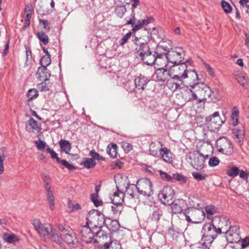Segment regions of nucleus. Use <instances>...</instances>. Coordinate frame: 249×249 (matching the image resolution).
Segmentation results:
<instances>
[{"label":"nucleus","instance_id":"f257e3e1","mask_svg":"<svg viewBox=\"0 0 249 249\" xmlns=\"http://www.w3.org/2000/svg\"><path fill=\"white\" fill-rule=\"evenodd\" d=\"M172 49L171 42L169 40L162 41L155 50H152L148 43H142L139 47L136 48L135 53L137 57L148 66L156 64L158 59L162 58L163 55H165L168 63H170L173 65L181 63L184 60L183 52L171 51Z\"/></svg>","mask_w":249,"mask_h":249},{"label":"nucleus","instance_id":"f03ea898","mask_svg":"<svg viewBox=\"0 0 249 249\" xmlns=\"http://www.w3.org/2000/svg\"><path fill=\"white\" fill-rule=\"evenodd\" d=\"M57 229L56 234L53 233V240L58 245H62L64 242L69 245L73 246L76 238L71 229L67 225L56 224Z\"/></svg>","mask_w":249,"mask_h":249},{"label":"nucleus","instance_id":"7ed1b4c3","mask_svg":"<svg viewBox=\"0 0 249 249\" xmlns=\"http://www.w3.org/2000/svg\"><path fill=\"white\" fill-rule=\"evenodd\" d=\"M194 83L190 85L189 90L192 93V99L197 101L198 103H201L211 98L212 91L210 88L203 83H199L197 81L194 80Z\"/></svg>","mask_w":249,"mask_h":249},{"label":"nucleus","instance_id":"20e7f679","mask_svg":"<svg viewBox=\"0 0 249 249\" xmlns=\"http://www.w3.org/2000/svg\"><path fill=\"white\" fill-rule=\"evenodd\" d=\"M105 223L104 215L97 210L89 211L87 217V225L93 230L96 228L101 229Z\"/></svg>","mask_w":249,"mask_h":249},{"label":"nucleus","instance_id":"39448f33","mask_svg":"<svg viewBox=\"0 0 249 249\" xmlns=\"http://www.w3.org/2000/svg\"><path fill=\"white\" fill-rule=\"evenodd\" d=\"M188 72H193V74H194L196 76V81H198V75L196 71L194 70L193 71H189L188 70L187 66H186V64L185 63H179V64L173 65L171 67L168 71L164 70L162 71L163 74H164V73H166L167 74L171 73L173 75L177 76V77H178L179 76L183 78H187L188 77Z\"/></svg>","mask_w":249,"mask_h":249},{"label":"nucleus","instance_id":"423d86ee","mask_svg":"<svg viewBox=\"0 0 249 249\" xmlns=\"http://www.w3.org/2000/svg\"><path fill=\"white\" fill-rule=\"evenodd\" d=\"M190 164L196 170L200 171L204 167V162L208 158V155H204L199 151L190 153L187 155Z\"/></svg>","mask_w":249,"mask_h":249},{"label":"nucleus","instance_id":"0eeeda50","mask_svg":"<svg viewBox=\"0 0 249 249\" xmlns=\"http://www.w3.org/2000/svg\"><path fill=\"white\" fill-rule=\"evenodd\" d=\"M136 188L139 194L149 198L154 194L152 183L147 178H142L137 182Z\"/></svg>","mask_w":249,"mask_h":249},{"label":"nucleus","instance_id":"6e6552de","mask_svg":"<svg viewBox=\"0 0 249 249\" xmlns=\"http://www.w3.org/2000/svg\"><path fill=\"white\" fill-rule=\"evenodd\" d=\"M33 225L40 236L44 238L49 239L50 237L53 239V233L56 234L57 229L53 230L49 224H43L38 220L34 221Z\"/></svg>","mask_w":249,"mask_h":249},{"label":"nucleus","instance_id":"1a4fd4ad","mask_svg":"<svg viewBox=\"0 0 249 249\" xmlns=\"http://www.w3.org/2000/svg\"><path fill=\"white\" fill-rule=\"evenodd\" d=\"M215 147L218 152L226 155H231L233 153L232 142L226 137H221L217 139Z\"/></svg>","mask_w":249,"mask_h":249},{"label":"nucleus","instance_id":"9d476101","mask_svg":"<svg viewBox=\"0 0 249 249\" xmlns=\"http://www.w3.org/2000/svg\"><path fill=\"white\" fill-rule=\"evenodd\" d=\"M223 232L226 235L227 242L230 243H239L241 240L240 227L238 225H231L229 229Z\"/></svg>","mask_w":249,"mask_h":249},{"label":"nucleus","instance_id":"9b49d317","mask_svg":"<svg viewBox=\"0 0 249 249\" xmlns=\"http://www.w3.org/2000/svg\"><path fill=\"white\" fill-rule=\"evenodd\" d=\"M205 122L208 124L211 131H217L224 123L220 117L218 111L214 112L212 115L208 116L205 119Z\"/></svg>","mask_w":249,"mask_h":249},{"label":"nucleus","instance_id":"f8f14e48","mask_svg":"<svg viewBox=\"0 0 249 249\" xmlns=\"http://www.w3.org/2000/svg\"><path fill=\"white\" fill-rule=\"evenodd\" d=\"M174 196V190L169 186H165L160 191L158 194V198L161 202L164 205H170L173 201Z\"/></svg>","mask_w":249,"mask_h":249},{"label":"nucleus","instance_id":"ddd939ff","mask_svg":"<svg viewBox=\"0 0 249 249\" xmlns=\"http://www.w3.org/2000/svg\"><path fill=\"white\" fill-rule=\"evenodd\" d=\"M212 222L216 227L217 230L221 233L223 232L222 231V230H225L226 231L231 226V223L229 218L224 215L220 216H215L213 217Z\"/></svg>","mask_w":249,"mask_h":249},{"label":"nucleus","instance_id":"4468645a","mask_svg":"<svg viewBox=\"0 0 249 249\" xmlns=\"http://www.w3.org/2000/svg\"><path fill=\"white\" fill-rule=\"evenodd\" d=\"M125 25H130L132 27V31L133 33L142 29L144 26L143 21L142 20H138L136 22V17L134 11L131 12L130 18L126 17L124 18Z\"/></svg>","mask_w":249,"mask_h":249},{"label":"nucleus","instance_id":"2eb2a0df","mask_svg":"<svg viewBox=\"0 0 249 249\" xmlns=\"http://www.w3.org/2000/svg\"><path fill=\"white\" fill-rule=\"evenodd\" d=\"M233 138L238 142L240 146H241L245 138V131L244 126L241 124L232 129Z\"/></svg>","mask_w":249,"mask_h":249},{"label":"nucleus","instance_id":"dca6fc26","mask_svg":"<svg viewBox=\"0 0 249 249\" xmlns=\"http://www.w3.org/2000/svg\"><path fill=\"white\" fill-rule=\"evenodd\" d=\"M216 227L211 222L204 225L202 228V231L203 233L206 234L208 237L210 236L214 239H216L218 234H221L216 229Z\"/></svg>","mask_w":249,"mask_h":249},{"label":"nucleus","instance_id":"f3484780","mask_svg":"<svg viewBox=\"0 0 249 249\" xmlns=\"http://www.w3.org/2000/svg\"><path fill=\"white\" fill-rule=\"evenodd\" d=\"M168 75L171 79L169 80V84H171L172 85L170 86V88L173 90H176L177 89H179L180 87L183 85L184 79L186 78L181 77V76H179L178 77H177V76L173 75L172 74H167Z\"/></svg>","mask_w":249,"mask_h":249},{"label":"nucleus","instance_id":"a211bd4d","mask_svg":"<svg viewBox=\"0 0 249 249\" xmlns=\"http://www.w3.org/2000/svg\"><path fill=\"white\" fill-rule=\"evenodd\" d=\"M51 73L47 68L39 67L36 73V77L40 81H46L50 79Z\"/></svg>","mask_w":249,"mask_h":249},{"label":"nucleus","instance_id":"6ab92c4d","mask_svg":"<svg viewBox=\"0 0 249 249\" xmlns=\"http://www.w3.org/2000/svg\"><path fill=\"white\" fill-rule=\"evenodd\" d=\"M215 239L203 233L200 242L197 243V247L203 249H209L210 244Z\"/></svg>","mask_w":249,"mask_h":249},{"label":"nucleus","instance_id":"aec40b11","mask_svg":"<svg viewBox=\"0 0 249 249\" xmlns=\"http://www.w3.org/2000/svg\"><path fill=\"white\" fill-rule=\"evenodd\" d=\"M117 191L114 193L113 197L111 198L113 204L122 205L124 201V194L121 191L118 185L116 186Z\"/></svg>","mask_w":249,"mask_h":249},{"label":"nucleus","instance_id":"412c9836","mask_svg":"<svg viewBox=\"0 0 249 249\" xmlns=\"http://www.w3.org/2000/svg\"><path fill=\"white\" fill-rule=\"evenodd\" d=\"M159 152L161 158L164 161L167 163L172 161V154L167 147H164L159 149Z\"/></svg>","mask_w":249,"mask_h":249},{"label":"nucleus","instance_id":"4be33fe9","mask_svg":"<svg viewBox=\"0 0 249 249\" xmlns=\"http://www.w3.org/2000/svg\"><path fill=\"white\" fill-rule=\"evenodd\" d=\"M162 215V209L160 207L155 206L153 208L151 215V220L155 221L156 222H158Z\"/></svg>","mask_w":249,"mask_h":249},{"label":"nucleus","instance_id":"5701e85b","mask_svg":"<svg viewBox=\"0 0 249 249\" xmlns=\"http://www.w3.org/2000/svg\"><path fill=\"white\" fill-rule=\"evenodd\" d=\"M148 82L145 77H138L135 79L134 82L136 88L138 89L143 90Z\"/></svg>","mask_w":249,"mask_h":249},{"label":"nucleus","instance_id":"b1692460","mask_svg":"<svg viewBox=\"0 0 249 249\" xmlns=\"http://www.w3.org/2000/svg\"><path fill=\"white\" fill-rule=\"evenodd\" d=\"M4 241L8 243L13 244L19 241L18 238L13 233L4 232L2 236Z\"/></svg>","mask_w":249,"mask_h":249},{"label":"nucleus","instance_id":"393cba45","mask_svg":"<svg viewBox=\"0 0 249 249\" xmlns=\"http://www.w3.org/2000/svg\"><path fill=\"white\" fill-rule=\"evenodd\" d=\"M239 110L237 107H234L232 108L231 116V124L234 126L238 124L239 119Z\"/></svg>","mask_w":249,"mask_h":249},{"label":"nucleus","instance_id":"a878e982","mask_svg":"<svg viewBox=\"0 0 249 249\" xmlns=\"http://www.w3.org/2000/svg\"><path fill=\"white\" fill-rule=\"evenodd\" d=\"M59 144L62 151L66 154H69L71 150V144L69 141L61 139L59 142Z\"/></svg>","mask_w":249,"mask_h":249},{"label":"nucleus","instance_id":"bb28decb","mask_svg":"<svg viewBox=\"0 0 249 249\" xmlns=\"http://www.w3.org/2000/svg\"><path fill=\"white\" fill-rule=\"evenodd\" d=\"M117 145L115 143L109 144L107 148V152L110 157L115 158L117 157Z\"/></svg>","mask_w":249,"mask_h":249},{"label":"nucleus","instance_id":"cd10ccee","mask_svg":"<svg viewBox=\"0 0 249 249\" xmlns=\"http://www.w3.org/2000/svg\"><path fill=\"white\" fill-rule=\"evenodd\" d=\"M98 242H100L101 245L104 246L105 249H109L110 245H112V242L111 240V236L109 233L107 232L105 236L103 238L100 239V241H98Z\"/></svg>","mask_w":249,"mask_h":249},{"label":"nucleus","instance_id":"c85d7f7f","mask_svg":"<svg viewBox=\"0 0 249 249\" xmlns=\"http://www.w3.org/2000/svg\"><path fill=\"white\" fill-rule=\"evenodd\" d=\"M46 192L47 199L48 201L50 209L53 211L54 209V195L51 188L45 190Z\"/></svg>","mask_w":249,"mask_h":249},{"label":"nucleus","instance_id":"c756f323","mask_svg":"<svg viewBox=\"0 0 249 249\" xmlns=\"http://www.w3.org/2000/svg\"><path fill=\"white\" fill-rule=\"evenodd\" d=\"M92 230H93L88 226H85L82 228L80 233L83 241L84 239L87 238V236H91V234L94 233Z\"/></svg>","mask_w":249,"mask_h":249},{"label":"nucleus","instance_id":"7c9ffc66","mask_svg":"<svg viewBox=\"0 0 249 249\" xmlns=\"http://www.w3.org/2000/svg\"><path fill=\"white\" fill-rule=\"evenodd\" d=\"M81 165L87 169H90L96 165V162L92 158H85L84 161L81 163Z\"/></svg>","mask_w":249,"mask_h":249},{"label":"nucleus","instance_id":"2f4dec72","mask_svg":"<svg viewBox=\"0 0 249 249\" xmlns=\"http://www.w3.org/2000/svg\"><path fill=\"white\" fill-rule=\"evenodd\" d=\"M38 40L43 43L44 45H46L49 42L48 36L46 35L43 31H40L36 34Z\"/></svg>","mask_w":249,"mask_h":249},{"label":"nucleus","instance_id":"473e14b6","mask_svg":"<svg viewBox=\"0 0 249 249\" xmlns=\"http://www.w3.org/2000/svg\"><path fill=\"white\" fill-rule=\"evenodd\" d=\"M240 170L236 166H229L227 171V174L232 178H234L239 174Z\"/></svg>","mask_w":249,"mask_h":249},{"label":"nucleus","instance_id":"72a5a7b5","mask_svg":"<svg viewBox=\"0 0 249 249\" xmlns=\"http://www.w3.org/2000/svg\"><path fill=\"white\" fill-rule=\"evenodd\" d=\"M51 63V60L50 58V55H44L42 57L40 60V64L41 65V67L47 68V66Z\"/></svg>","mask_w":249,"mask_h":249},{"label":"nucleus","instance_id":"f704fd0d","mask_svg":"<svg viewBox=\"0 0 249 249\" xmlns=\"http://www.w3.org/2000/svg\"><path fill=\"white\" fill-rule=\"evenodd\" d=\"M205 211L207 214V218L209 219H213V215L215 212V207L213 205L207 206L205 207Z\"/></svg>","mask_w":249,"mask_h":249},{"label":"nucleus","instance_id":"c9c22d12","mask_svg":"<svg viewBox=\"0 0 249 249\" xmlns=\"http://www.w3.org/2000/svg\"><path fill=\"white\" fill-rule=\"evenodd\" d=\"M28 124L33 130H35L38 132L41 129L40 124H38V123L36 121H35L33 118H30V119L28 121Z\"/></svg>","mask_w":249,"mask_h":249},{"label":"nucleus","instance_id":"e433bc0d","mask_svg":"<svg viewBox=\"0 0 249 249\" xmlns=\"http://www.w3.org/2000/svg\"><path fill=\"white\" fill-rule=\"evenodd\" d=\"M126 12V9L124 5H120L115 9V13L120 18H122Z\"/></svg>","mask_w":249,"mask_h":249},{"label":"nucleus","instance_id":"4c0bfd02","mask_svg":"<svg viewBox=\"0 0 249 249\" xmlns=\"http://www.w3.org/2000/svg\"><path fill=\"white\" fill-rule=\"evenodd\" d=\"M137 189L136 185L130 187V184L128 183L125 187V193L129 196L130 198H135L134 191Z\"/></svg>","mask_w":249,"mask_h":249},{"label":"nucleus","instance_id":"58836bf2","mask_svg":"<svg viewBox=\"0 0 249 249\" xmlns=\"http://www.w3.org/2000/svg\"><path fill=\"white\" fill-rule=\"evenodd\" d=\"M38 96V91L35 89H30L28 91L27 96L28 101H31L34 99L36 98Z\"/></svg>","mask_w":249,"mask_h":249},{"label":"nucleus","instance_id":"ea45409f","mask_svg":"<svg viewBox=\"0 0 249 249\" xmlns=\"http://www.w3.org/2000/svg\"><path fill=\"white\" fill-rule=\"evenodd\" d=\"M192 175L194 178L198 181L205 180L208 177L207 174H201L198 172H193Z\"/></svg>","mask_w":249,"mask_h":249},{"label":"nucleus","instance_id":"a19ab883","mask_svg":"<svg viewBox=\"0 0 249 249\" xmlns=\"http://www.w3.org/2000/svg\"><path fill=\"white\" fill-rule=\"evenodd\" d=\"M171 210L173 213L176 214L182 212L183 209L179 204L175 202H173L172 201V203H171Z\"/></svg>","mask_w":249,"mask_h":249},{"label":"nucleus","instance_id":"79ce46f5","mask_svg":"<svg viewBox=\"0 0 249 249\" xmlns=\"http://www.w3.org/2000/svg\"><path fill=\"white\" fill-rule=\"evenodd\" d=\"M159 146L155 142H152L149 145V151L151 155L156 157L158 155Z\"/></svg>","mask_w":249,"mask_h":249},{"label":"nucleus","instance_id":"37998d69","mask_svg":"<svg viewBox=\"0 0 249 249\" xmlns=\"http://www.w3.org/2000/svg\"><path fill=\"white\" fill-rule=\"evenodd\" d=\"M112 210L114 215L119 216L123 209V205L113 204L111 206Z\"/></svg>","mask_w":249,"mask_h":249},{"label":"nucleus","instance_id":"c03bdc74","mask_svg":"<svg viewBox=\"0 0 249 249\" xmlns=\"http://www.w3.org/2000/svg\"><path fill=\"white\" fill-rule=\"evenodd\" d=\"M91 200L96 207H98L102 204V201L98 199V194L97 193H93L91 195Z\"/></svg>","mask_w":249,"mask_h":249},{"label":"nucleus","instance_id":"a18cd8bd","mask_svg":"<svg viewBox=\"0 0 249 249\" xmlns=\"http://www.w3.org/2000/svg\"><path fill=\"white\" fill-rule=\"evenodd\" d=\"M120 227V223L117 220H112L110 224V231L115 232L117 231Z\"/></svg>","mask_w":249,"mask_h":249},{"label":"nucleus","instance_id":"49530a36","mask_svg":"<svg viewBox=\"0 0 249 249\" xmlns=\"http://www.w3.org/2000/svg\"><path fill=\"white\" fill-rule=\"evenodd\" d=\"M46 149L47 153L51 155V157L53 159H55L58 163H59L61 159L58 157L57 154L52 149H51L48 145Z\"/></svg>","mask_w":249,"mask_h":249},{"label":"nucleus","instance_id":"de8ad7c7","mask_svg":"<svg viewBox=\"0 0 249 249\" xmlns=\"http://www.w3.org/2000/svg\"><path fill=\"white\" fill-rule=\"evenodd\" d=\"M221 3L222 7L225 13L228 14L231 12V7L228 2L223 0L221 1Z\"/></svg>","mask_w":249,"mask_h":249},{"label":"nucleus","instance_id":"09e8293b","mask_svg":"<svg viewBox=\"0 0 249 249\" xmlns=\"http://www.w3.org/2000/svg\"><path fill=\"white\" fill-rule=\"evenodd\" d=\"M172 178V179L181 181L183 183H185L187 181L186 177L179 173L173 174Z\"/></svg>","mask_w":249,"mask_h":249},{"label":"nucleus","instance_id":"8fccbe9b","mask_svg":"<svg viewBox=\"0 0 249 249\" xmlns=\"http://www.w3.org/2000/svg\"><path fill=\"white\" fill-rule=\"evenodd\" d=\"M132 36V33L131 32H129L127 34H126L124 36L121 38V39L119 41V43L121 46H123L124 44H126L128 41V39L130 38Z\"/></svg>","mask_w":249,"mask_h":249},{"label":"nucleus","instance_id":"3c124183","mask_svg":"<svg viewBox=\"0 0 249 249\" xmlns=\"http://www.w3.org/2000/svg\"><path fill=\"white\" fill-rule=\"evenodd\" d=\"M89 154L90 156L92 157V159H93V160H105V158L101 156L94 150H91Z\"/></svg>","mask_w":249,"mask_h":249},{"label":"nucleus","instance_id":"603ef678","mask_svg":"<svg viewBox=\"0 0 249 249\" xmlns=\"http://www.w3.org/2000/svg\"><path fill=\"white\" fill-rule=\"evenodd\" d=\"M59 163H61L62 165L67 168L68 169L70 170H75L76 169V167L74 166L72 164H71L69 163L65 160H61L59 161Z\"/></svg>","mask_w":249,"mask_h":249},{"label":"nucleus","instance_id":"864d4df0","mask_svg":"<svg viewBox=\"0 0 249 249\" xmlns=\"http://www.w3.org/2000/svg\"><path fill=\"white\" fill-rule=\"evenodd\" d=\"M44 185L45 190H48V189L51 188V186L50 183V177L48 175H45L43 178Z\"/></svg>","mask_w":249,"mask_h":249},{"label":"nucleus","instance_id":"5fc2aeb1","mask_svg":"<svg viewBox=\"0 0 249 249\" xmlns=\"http://www.w3.org/2000/svg\"><path fill=\"white\" fill-rule=\"evenodd\" d=\"M160 175L161 178L165 181H170L172 180V177L168 174L167 173L163 172L161 170L159 171Z\"/></svg>","mask_w":249,"mask_h":249},{"label":"nucleus","instance_id":"6e6d98bb","mask_svg":"<svg viewBox=\"0 0 249 249\" xmlns=\"http://www.w3.org/2000/svg\"><path fill=\"white\" fill-rule=\"evenodd\" d=\"M219 160L216 157L211 158L209 160V165L211 167H215L219 163Z\"/></svg>","mask_w":249,"mask_h":249},{"label":"nucleus","instance_id":"4d7b16f0","mask_svg":"<svg viewBox=\"0 0 249 249\" xmlns=\"http://www.w3.org/2000/svg\"><path fill=\"white\" fill-rule=\"evenodd\" d=\"M32 17V14L30 13H26V17L25 19V23L22 26L23 29H26L27 27H29L30 24V19Z\"/></svg>","mask_w":249,"mask_h":249},{"label":"nucleus","instance_id":"13d9d810","mask_svg":"<svg viewBox=\"0 0 249 249\" xmlns=\"http://www.w3.org/2000/svg\"><path fill=\"white\" fill-rule=\"evenodd\" d=\"M35 143L38 150H41L44 149L46 143L45 142L42 141L38 140L36 141Z\"/></svg>","mask_w":249,"mask_h":249},{"label":"nucleus","instance_id":"bf43d9fd","mask_svg":"<svg viewBox=\"0 0 249 249\" xmlns=\"http://www.w3.org/2000/svg\"><path fill=\"white\" fill-rule=\"evenodd\" d=\"M38 21L40 24H42L43 25V28L45 30L50 31L49 23L47 20L39 19Z\"/></svg>","mask_w":249,"mask_h":249},{"label":"nucleus","instance_id":"052dcab7","mask_svg":"<svg viewBox=\"0 0 249 249\" xmlns=\"http://www.w3.org/2000/svg\"><path fill=\"white\" fill-rule=\"evenodd\" d=\"M71 203V200H69L68 201V204L69 208H71V212L75 211L80 209V205L79 204L76 203L75 205H73Z\"/></svg>","mask_w":249,"mask_h":249},{"label":"nucleus","instance_id":"680f3d73","mask_svg":"<svg viewBox=\"0 0 249 249\" xmlns=\"http://www.w3.org/2000/svg\"><path fill=\"white\" fill-rule=\"evenodd\" d=\"M122 146L124 150L126 152H128L131 150H132L133 147L132 145H131L130 143L125 142H124L122 143Z\"/></svg>","mask_w":249,"mask_h":249},{"label":"nucleus","instance_id":"e2e57ef3","mask_svg":"<svg viewBox=\"0 0 249 249\" xmlns=\"http://www.w3.org/2000/svg\"><path fill=\"white\" fill-rule=\"evenodd\" d=\"M44 81H41V82L37 85V87L41 91H47L49 90V89L46 85V83L44 82Z\"/></svg>","mask_w":249,"mask_h":249},{"label":"nucleus","instance_id":"0e129e2a","mask_svg":"<svg viewBox=\"0 0 249 249\" xmlns=\"http://www.w3.org/2000/svg\"><path fill=\"white\" fill-rule=\"evenodd\" d=\"M99 229L100 230L99 231L95 232V236L99 238V240L98 241H100V239L103 238L105 236V234L107 232V231L101 230V229Z\"/></svg>","mask_w":249,"mask_h":249},{"label":"nucleus","instance_id":"69168bd1","mask_svg":"<svg viewBox=\"0 0 249 249\" xmlns=\"http://www.w3.org/2000/svg\"><path fill=\"white\" fill-rule=\"evenodd\" d=\"M240 245L243 249L246 248L249 246V236L246 237L244 239H241L240 242Z\"/></svg>","mask_w":249,"mask_h":249},{"label":"nucleus","instance_id":"338daca9","mask_svg":"<svg viewBox=\"0 0 249 249\" xmlns=\"http://www.w3.org/2000/svg\"><path fill=\"white\" fill-rule=\"evenodd\" d=\"M239 3L243 7V8L246 10V12H248V10L249 9V0H240Z\"/></svg>","mask_w":249,"mask_h":249},{"label":"nucleus","instance_id":"774afa93","mask_svg":"<svg viewBox=\"0 0 249 249\" xmlns=\"http://www.w3.org/2000/svg\"><path fill=\"white\" fill-rule=\"evenodd\" d=\"M94 236H95V234H94V233L91 234V236H87V238L84 239L83 240L84 242H85L87 244H90L92 242V241H94V242H96V240H94Z\"/></svg>","mask_w":249,"mask_h":249}]
</instances>
